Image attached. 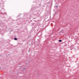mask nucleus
Returning a JSON list of instances; mask_svg holds the SVG:
<instances>
[{
  "instance_id": "7",
  "label": "nucleus",
  "mask_w": 79,
  "mask_h": 79,
  "mask_svg": "<svg viewBox=\"0 0 79 79\" xmlns=\"http://www.w3.org/2000/svg\"><path fill=\"white\" fill-rule=\"evenodd\" d=\"M29 45H31L30 44H29Z\"/></svg>"
},
{
  "instance_id": "9",
  "label": "nucleus",
  "mask_w": 79,
  "mask_h": 79,
  "mask_svg": "<svg viewBox=\"0 0 79 79\" xmlns=\"http://www.w3.org/2000/svg\"><path fill=\"white\" fill-rule=\"evenodd\" d=\"M31 44H32V43H31Z\"/></svg>"
},
{
  "instance_id": "4",
  "label": "nucleus",
  "mask_w": 79,
  "mask_h": 79,
  "mask_svg": "<svg viewBox=\"0 0 79 79\" xmlns=\"http://www.w3.org/2000/svg\"><path fill=\"white\" fill-rule=\"evenodd\" d=\"M61 32H62V33H63V32H64V30H63Z\"/></svg>"
},
{
  "instance_id": "1",
  "label": "nucleus",
  "mask_w": 79,
  "mask_h": 79,
  "mask_svg": "<svg viewBox=\"0 0 79 79\" xmlns=\"http://www.w3.org/2000/svg\"><path fill=\"white\" fill-rule=\"evenodd\" d=\"M22 71L23 72H25L26 71V68H23Z\"/></svg>"
},
{
  "instance_id": "5",
  "label": "nucleus",
  "mask_w": 79,
  "mask_h": 79,
  "mask_svg": "<svg viewBox=\"0 0 79 79\" xmlns=\"http://www.w3.org/2000/svg\"><path fill=\"white\" fill-rule=\"evenodd\" d=\"M27 64H28L27 63V64H26V65H27Z\"/></svg>"
},
{
  "instance_id": "8",
  "label": "nucleus",
  "mask_w": 79,
  "mask_h": 79,
  "mask_svg": "<svg viewBox=\"0 0 79 79\" xmlns=\"http://www.w3.org/2000/svg\"><path fill=\"white\" fill-rule=\"evenodd\" d=\"M0 69H1V68H0Z\"/></svg>"
},
{
  "instance_id": "2",
  "label": "nucleus",
  "mask_w": 79,
  "mask_h": 79,
  "mask_svg": "<svg viewBox=\"0 0 79 79\" xmlns=\"http://www.w3.org/2000/svg\"><path fill=\"white\" fill-rule=\"evenodd\" d=\"M14 40H17V38L15 37V38H14Z\"/></svg>"
},
{
  "instance_id": "3",
  "label": "nucleus",
  "mask_w": 79,
  "mask_h": 79,
  "mask_svg": "<svg viewBox=\"0 0 79 79\" xmlns=\"http://www.w3.org/2000/svg\"><path fill=\"white\" fill-rule=\"evenodd\" d=\"M61 41H62V40H59V42H61Z\"/></svg>"
},
{
  "instance_id": "6",
  "label": "nucleus",
  "mask_w": 79,
  "mask_h": 79,
  "mask_svg": "<svg viewBox=\"0 0 79 79\" xmlns=\"http://www.w3.org/2000/svg\"><path fill=\"white\" fill-rule=\"evenodd\" d=\"M57 7H58V6H56V8H57Z\"/></svg>"
}]
</instances>
